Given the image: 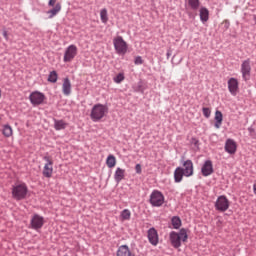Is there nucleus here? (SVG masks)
<instances>
[{
    "instance_id": "f257e3e1",
    "label": "nucleus",
    "mask_w": 256,
    "mask_h": 256,
    "mask_svg": "<svg viewBox=\"0 0 256 256\" xmlns=\"http://www.w3.org/2000/svg\"><path fill=\"white\" fill-rule=\"evenodd\" d=\"M188 239H189V234H187L186 228H181L179 232L171 231L169 234V241L172 247H174V249H179L182 243H187Z\"/></svg>"
},
{
    "instance_id": "f03ea898",
    "label": "nucleus",
    "mask_w": 256,
    "mask_h": 256,
    "mask_svg": "<svg viewBox=\"0 0 256 256\" xmlns=\"http://www.w3.org/2000/svg\"><path fill=\"white\" fill-rule=\"evenodd\" d=\"M109 113V106L107 104H95L92 107L91 113H90V119L93 121V123H98V121H101L103 117H105Z\"/></svg>"
},
{
    "instance_id": "7ed1b4c3",
    "label": "nucleus",
    "mask_w": 256,
    "mask_h": 256,
    "mask_svg": "<svg viewBox=\"0 0 256 256\" xmlns=\"http://www.w3.org/2000/svg\"><path fill=\"white\" fill-rule=\"evenodd\" d=\"M27 193H29V188L25 182L12 186V197L16 201H23V199H27Z\"/></svg>"
},
{
    "instance_id": "20e7f679",
    "label": "nucleus",
    "mask_w": 256,
    "mask_h": 256,
    "mask_svg": "<svg viewBox=\"0 0 256 256\" xmlns=\"http://www.w3.org/2000/svg\"><path fill=\"white\" fill-rule=\"evenodd\" d=\"M149 203L152 207H163V203H165V195L159 190H153L150 194Z\"/></svg>"
},
{
    "instance_id": "39448f33",
    "label": "nucleus",
    "mask_w": 256,
    "mask_h": 256,
    "mask_svg": "<svg viewBox=\"0 0 256 256\" xmlns=\"http://www.w3.org/2000/svg\"><path fill=\"white\" fill-rule=\"evenodd\" d=\"M113 45H114V49L116 51V53H118V55H125V53H127V42H125V40L123 39V37L121 36H117L113 39Z\"/></svg>"
},
{
    "instance_id": "423d86ee",
    "label": "nucleus",
    "mask_w": 256,
    "mask_h": 256,
    "mask_svg": "<svg viewBox=\"0 0 256 256\" xmlns=\"http://www.w3.org/2000/svg\"><path fill=\"white\" fill-rule=\"evenodd\" d=\"M180 163L182 165V170H184L185 177H193L194 175L193 161L191 159L185 160V156H182Z\"/></svg>"
},
{
    "instance_id": "0eeeda50",
    "label": "nucleus",
    "mask_w": 256,
    "mask_h": 256,
    "mask_svg": "<svg viewBox=\"0 0 256 256\" xmlns=\"http://www.w3.org/2000/svg\"><path fill=\"white\" fill-rule=\"evenodd\" d=\"M229 205L230 203L229 199H227V196L221 195L217 198L214 207L216 211H220V213H225V211L229 209Z\"/></svg>"
},
{
    "instance_id": "6e6552de",
    "label": "nucleus",
    "mask_w": 256,
    "mask_h": 256,
    "mask_svg": "<svg viewBox=\"0 0 256 256\" xmlns=\"http://www.w3.org/2000/svg\"><path fill=\"white\" fill-rule=\"evenodd\" d=\"M43 225H45V218L39 214H34L30 221V227L34 231H39V229H43Z\"/></svg>"
},
{
    "instance_id": "1a4fd4ad",
    "label": "nucleus",
    "mask_w": 256,
    "mask_h": 256,
    "mask_svg": "<svg viewBox=\"0 0 256 256\" xmlns=\"http://www.w3.org/2000/svg\"><path fill=\"white\" fill-rule=\"evenodd\" d=\"M241 73L244 81L251 79V60H244L241 64Z\"/></svg>"
},
{
    "instance_id": "9d476101",
    "label": "nucleus",
    "mask_w": 256,
    "mask_h": 256,
    "mask_svg": "<svg viewBox=\"0 0 256 256\" xmlns=\"http://www.w3.org/2000/svg\"><path fill=\"white\" fill-rule=\"evenodd\" d=\"M49 7H53L51 10L47 11L49 19H53L61 11V3H57V0H49Z\"/></svg>"
},
{
    "instance_id": "9b49d317",
    "label": "nucleus",
    "mask_w": 256,
    "mask_h": 256,
    "mask_svg": "<svg viewBox=\"0 0 256 256\" xmlns=\"http://www.w3.org/2000/svg\"><path fill=\"white\" fill-rule=\"evenodd\" d=\"M74 57H77V46L70 45L64 53V63H71Z\"/></svg>"
},
{
    "instance_id": "f8f14e48",
    "label": "nucleus",
    "mask_w": 256,
    "mask_h": 256,
    "mask_svg": "<svg viewBox=\"0 0 256 256\" xmlns=\"http://www.w3.org/2000/svg\"><path fill=\"white\" fill-rule=\"evenodd\" d=\"M148 241L150 245H153L154 247H157L159 245V233L157 232V229L155 227H151L148 229Z\"/></svg>"
},
{
    "instance_id": "ddd939ff",
    "label": "nucleus",
    "mask_w": 256,
    "mask_h": 256,
    "mask_svg": "<svg viewBox=\"0 0 256 256\" xmlns=\"http://www.w3.org/2000/svg\"><path fill=\"white\" fill-rule=\"evenodd\" d=\"M213 172V161L209 159L205 160L204 164L201 167V173L203 177H209V175H213Z\"/></svg>"
},
{
    "instance_id": "4468645a",
    "label": "nucleus",
    "mask_w": 256,
    "mask_h": 256,
    "mask_svg": "<svg viewBox=\"0 0 256 256\" xmlns=\"http://www.w3.org/2000/svg\"><path fill=\"white\" fill-rule=\"evenodd\" d=\"M224 149L226 153H229V155H235V153H237V142L231 138H228L225 142Z\"/></svg>"
},
{
    "instance_id": "2eb2a0df",
    "label": "nucleus",
    "mask_w": 256,
    "mask_h": 256,
    "mask_svg": "<svg viewBox=\"0 0 256 256\" xmlns=\"http://www.w3.org/2000/svg\"><path fill=\"white\" fill-rule=\"evenodd\" d=\"M228 89L231 93V95H237L239 92V81L237 78H230L228 80Z\"/></svg>"
},
{
    "instance_id": "dca6fc26",
    "label": "nucleus",
    "mask_w": 256,
    "mask_h": 256,
    "mask_svg": "<svg viewBox=\"0 0 256 256\" xmlns=\"http://www.w3.org/2000/svg\"><path fill=\"white\" fill-rule=\"evenodd\" d=\"M116 256H135V254L131 252V249H129L128 245L124 244L118 247Z\"/></svg>"
},
{
    "instance_id": "f3484780",
    "label": "nucleus",
    "mask_w": 256,
    "mask_h": 256,
    "mask_svg": "<svg viewBox=\"0 0 256 256\" xmlns=\"http://www.w3.org/2000/svg\"><path fill=\"white\" fill-rule=\"evenodd\" d=\"M183 177H185V172L183 170V167L178 166L174 170V182L175 183H181L183 181Z\"/></svg>"
},
{
    "instance_id": "a211bd4d",
    "label": "nucleus",
    "mask_w": 256,
    "mask_h": 256,
    "mask_svg": "<svg viewBox=\"0 0 256 256\" xmlns=\"http://www.w3.org/2000/svg\"><path fill=\"white\" fill-rule=\"evenodd\" d=\"M54 121V129L55 131H63L65 129H67V122H65V120L61 119H57V118H53Z\"/></svg>"
},
{
    "instance_id": "6ab92c4d",
    "label": "nucleus",
    "mask_w": 256,
    "mask_h": 256,
    "mask_svg": "<svg viewBox=\"0 0 256 256\" xmlns=\"http://www.w3.org/2000/svg\"><path fill=\"white\" fill-rule=\"evenodd\" d=\"M123 179H125V169H122L120 167L116 168V171L114 173V181H116V183H121V181H123Z\"/></svg>"
},
{
    "instance_id": "aec40b11",
    "label": "nucleus",
    "mask_w": 256,
    "mask_h": 256,
    "mask_svg": "<svg viewBox=\"0 0 256 256\" xmlns=\"http://www.w3.org/2000/svg\"><path fill=\"white\" fill-rule=\"evenodd\" d=\"M214 127L216 129H220L221 128V125L223 123V113L219 110H216L215 112V117H214Z\"/></svg>"
},
{
    "instance_id": "412c9836",
    "label": "nucleus",
    "mask_w": 256,
    "mask_h": 256,
    "mask_svg": "<svg viewBox=\"0 0 256 256\" xmlns=\"http://www.w3.org/2000/svg\"><path fill=\"white\" fill-rule=\"evenodd\" d=\"M62 91L64 95H71V81L69 78H64L63 84H62Z\"/></svg>"
},
{
    "instance_id": "4be33fe9",
    "label": "nucleus",
    "mask_w": 256,
    "mask_h": 256,
    "mask_svg": "<svg viewBox=\"0 0 256 256\" xmlns=\"http://www.w3.org/2000/svg\"><path fill=\"white\" fill-rule=\"evenodd\" d=\"M33 107H39L45 103V97H29L28 98Z\"/></svg>"
},
{
    "instance_id": "5701e85b",
    "label": "nucleus",
    "mask_w": 256,
    "mask_h": 256,
    "mask_svg": "<svg viewBox=\"0 0 256 256\" xmlns=\"http://www.w3.org/2000/svg\"><path fill=\"white\" fill-rule=\"evenodd\" d=\"M106 165L109 167V169H113L115 165H117V158H115V155L110 154L106 158Z\"/></svg>"
},
{
    "instance_id": "b1692460",
    "label": "nucleus",
    "mask_w": 256,
    "mask_h": 256,
    "mask_svg": "<svg viewBox=\"0 0 256 256\" xmlns=\"http://www.w3.org/2000/svg\"><path fill=\"white\" fill-rule=\"evenodd\" d=\"M200 20L202 23H207L209 21V10L205 7L200 9Z\"/></svg>"
},
{
    "instance_id": "393cba45",
    "label": "nucleus",
    "mask_w": 256,
    "mask_h": 256,
    "mask_svg": "<svg viewBox=\"0 0 256 256\" xmlns=\"http://www.w3.org/2000/svg\"><path fill=\"white\" fill-rule=\"evenodd\" d=\"M42 174L47 179H51V177H53V166L44 165V169H43Z\"/></svg>"
},
{
    "instance_id": "a878e982",
    "label": "nucleus",
    "mask_w": 256,
    "mask_h": 256,
    "mask_svg": "<svg viewBox=\"0 0 256 256\" xmlns=\"http://www.w3.org/2000/svg\"><path fill=\"white\" fill-rule=\"evenodd\" d=\"M2 134L4 135V137H11V135H13V128L11 127V125H4L2 129Z\"/></svg>"
},
{
    "instance_id": "bb28decb",
    "label": "nucleus",
    "mask_w": 256,
    "mask_h": 256,
    "mask_svg": "<svg viewBox=\"0 0 256 256\" xmlns=\"http://www.w3.org/2000/svg\"><path fill=\"white\" fill-rule=\"evenodd\" d=\"M171 223L173 226V229H180L182 222H181V218L179 216H173L171 219Z\"/></svg>"
},
{
    "instance_id": "cd10ccee",
    "label": "nucleus",
    "mask_w": 256,
    "mask_h": 256,
    "mask_svg": "<svg viewBox=\"0 0 256 256\" xmlns=\"http://www.w3.org/2000/svg\"><path fill=\"white\" fill-rule=\"evenodd\" d=\"M120 218L122 221H129L131 219V210L129 209H124L120 213Z\"/></svg>"
},
{
    "instance_id": "c85d7f7f",
    "label": "nucleus",
    "mask_w": 256,
    "mask_h": 256,
    "mask_svg": "<svg viewBox=\"0 0 256 256\" xmlns=\"http://www.w3.org/2000/svg\"><path fill=\"white\" fill-rule=\"evenodd\" d=\"M188 5L189 7H191V9H193V11H197L201 3L199 2V0H188Z\"/></svg>"
},
{
    "instance_id": "c756f323",
    "label": "nucleus",
    "mask_w": 256,
    "mask_h": 256,
    "mask_svg": "<svg viewBox=\"0 0 256 256\" xmlns=\"http://www.w3.org/2000/svg\"><path fill=\"white\" fill-rule=\"evenodd\" d=\"M100 19L102 21V23H107V21H109V16L107 15V9L103 8L100 11Z\"/></svg>"
},
{
    "instance_id": "7c9ffc66",
    "label": "nucleus",
    "mask_w": 256,
    "mask_h": 256,
    "mask_svg": "<svg viewBox=\"0 0 256 256\" xmlns=\"http://www.w3.org/2000/svg\"><path fill=\"white\" fill-rule=\"evenodd\" d=\"M57 79H59V76L57 75V71L50 72L48 76V81L50 83H57Z\"/></svg>"
},
{
    "instance_id": "2f4dec72",
    "label": "nucleus",
    "mask_w": 256,
    "mask_h": 256,
    "mask_svg": "<svg viewBox=\"0 0 256 256\" xmlns=\"http://www.w3.org/2000/svg\"><path fill=\"white\" fill-rule=\"evenodd\" d=\"M114 83H123L125 81V74L124 73H119L113 78Z\"/></svg>"
},
{
    "instance_id": "473e14b6",
    "label": "nucleus",
    "mask_w": 256,
    "mask_h": 256,
    "mask_svg": "<svg viewBox=\"0 0 256 256\" xmlns=\"http://www.w3.org/2000/svg\"><path fill=\"white\" fill-rule=\"evenodd\" d=\"M42 159H43V161H46L45 165H47L48 167H53V160H51V156H48V154H47V155L43 156Z\"/></svg>"
},
{
    "instance_id": "72a5a7b5",
    "label": "nucleus",
    "mask_w": 256,
    "mask_h": 256,
    "mask_svg": "<svg viewBox=\"0 0 256 256\" xmlns=\"http://www.w3.org/2000/svg\"><path fill=\"white\" fill-rule=\"evenodd\" d=\"M202 113L204 117H206V119H209V117H211V109H209L208 107L202 108Z\"/></svg>"
},
{
    "instance_id": "f704fd0d",
    "label": "nucleus",
    "mask_w": 256,
    "mask_h": 256,
    "mask_svg": "<svg viewBox=\"0 0 256 256\" xmlns=\"http://www.w3.org/2000/svg\"><path fill=\"white\" fill-rule=\"evenodd\" d=\"M190 143L191 145H194L196 149H199V139L197 137H192Z\"/></svg>"
},
{
    "instance_id": "c9c22d12",
    "label": "nucleus",
    "mask_w": 256,
    "mask_h": 256,
    "mask_svg": "<svg viewBox=\"0 0 256 256\" xmlns=\"http://www.w3.org/2000/svg\"><path fill=\"white\" fill-rule=\"evenodd\" d=\"M135 172L137 173V175H141V173H143V169L141 168V164H136Z\"/></svg>"
},
{
    "instance_id": "e433bc0d",
    "label": "nucleus",
    "mask_w": 256,
    "mask_h": 256,
    "mask_svg": "<svg viewBox=\"0 0 256 256\" xmlns=\"http://www.w3.org/2000/svg\"><path fill=\"white\" fill-rule=\"evenodd\" d=\"M248 132H249L250 137H254V135H255V128L254 127H249L248 128Z\"/></svg>"
},
{
    "instance_id": "4c0bfd02",
    "label": "nucleus",
    "mask_w": 256,
    "mask_h": 256,
    "mask_svg": "<svg viewBox=\"0 0 256 256\" xmlns=\"http://www.w3.org/2000/svg\"><path fill=\"white\" fill-rule=\"evenodd\" d=\"M135 64H136V65H142V64H143V59H141V57L138 56V57L135 59Z\"/></svg>"
},
{
    "instance_id": "58836bf2",
    "label": "nucleus",
    "mask_w": 256,
    "mask_h": 256,
    "mask_svg": "<svg viewBox=\"0 0 256 256\" xmlns=\"http://www.w3.org/2000/svg\"><path fill=\"white\" fill-rule=\"evenodd\" d=\"M30 97H44V96L39 92H33L32 94H30Z\"/></svg>"
},
{
    "instance_id": "ea45409f",
    "label": "nucleus",
    "mask_w": 256,
    "mask_h": 256,
    "mask_svg": "<svg viewBox=\"0 0 256 256\" xmlns=\"http://www.w3.org/2000/svg\"><path fill=\"white\" fill-rule=\"evenodd\" d=\"M223 24L225 25V29H228L229 28V21L228 20H224L223 21Z\"/></svg>"
},
{
    "instance_id": "a19ab883",
    "label": "nucleus",
    "mask_w": 256,
    "mask_h": 256,
    "mask_svg": "<svg viewBox=\"0 0 256 256\" xmlns=\"http://www.w3.org/2000/svg\"><path fill=\"white\" fill-rule=\"evenodd\" d=\"M3 37L8 40L9 39V35L7 34V31H4L3 32Z\"/></svg>"
}]
</instances>
